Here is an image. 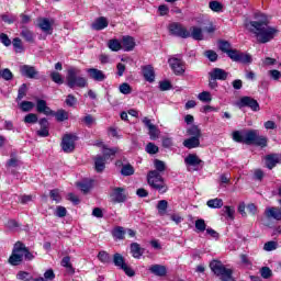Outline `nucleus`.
Here are the masks:
<instances>
[{
    "label": "nucleus",
    "instance_id": "obj_1",
    "mask_svg": "<svg viewBox=\"0 0 281 281\" xmlns=\"http://www.w3.org/2000/svg\"><path fill=\"white\" fill-rule=\"evenodd\" d=\"M247 27L261 44L271 43L280 34L278 27L269 25V16L265 13H257L255 20L250 21Z\"/></svg>",
    "mask_w": 281,
    "mask_h": 281
},
{
    "label": "nucleus",
    "instance_id": "obj_2",
    "mask_svg": "<svg viewBox=\"0 0 281 281\" xmlns=\"http://www.w3.org/2000/svg\"><path fill=\"white\" fill-rule=\"evenodd\" d=\"M233 139L240 144L260 146L261 148H266L268 139L266 136H260L257 130H248V131H235L233 133Z\"/></svg>",
    "mask_w": 281,
    "mask_h": 281
},
{
    "label": "nucleus",
    "instance_id": "obj_3",
    "mask_svg": "<svg viewBox=\"0 0 281 281\" xmlns=\"http://www.w3.org/2000/svg\"><path fill=\"white\" fill-rule=\"evenodd\" d=\"M66 82L70 89H76V87L85 89L87 87V78L82 77V71L77 67H70L67 70Z\"/></svg>",
    "mask_w": 281,
    "mask_h": 281
},
{
    "label": "nucleus",
    "instance_id": "obj_4",
    "mask_svg": "<svg viewBox=\"0 0 281 281\" xmlns=\"http://www.w3.org/2000/svg\"><path fill=\"white\" fill-rule=\"evenodd\" d=\"M147 183L150 186V188L157 190V192L160 194H166V192H168V184H166L164 177H161V173H159L157 170L148 172Z\"/></svg>",
    "mask_w": 281,
    "mask_h": 281
},
{
    "label": "nucleus",
    "instance_id": "obj_5",
    "mask_svg": "<svg viewBox=\"0 0 281 281\" xmlns=\"http://www.w3.org/2000/svg\"><path fill=\"white\" fill-rule=\"evenodd\" d=\"M24 256H25V245H23L21 241L15 243L12 255L9 258L10 265H13V267L21 265V262H23Z\"/></svg>",
    "mask_w": 281,
    "mask_h": 281
},
{
    "label": "nucleus",
    "instance_id": "obj_6",
    "mask_svg": "<svg viewBox=\"0 0 281 281\" xmlns=\"http://www.w3.org/2000/svg\"><path fill=\"white\" fill-rule=\"evenodd\" d=\"M184 164L189 172L201 170V168H203V160H201L196 154H189L184 158Z\"/></svg>",
    "mask_w": 281,
    "mask_h": 281
},
{
    "label": "nucleus",
    "instance_id": "obj_7",
    "mask_svg": "<svg viewBox=\"0 0 281 281\" xmlns=\"http://www.w3.org/2000/svg\"><path fill=\"white\" fill-rule=\"evenodd\" d=\"M169 32L172 36L180 38H190V31L181 23L173 22L169 25Z\"/></svg>",
    "mask_w": 281,
    "mask_h": 281
},
{
    "label": "nucleus",
    "instance_id": "obj_8",
    "mask_svg": "<svg viewBox=\"0 0 281 281\" xmlns=\"http://www.w3.org/2000/svg\"><path fill=\"white\" fill-rule=\"evenodd\" d=\"M168 63L176 76H183L186 74V63L180 58L171 57Z\"/></svg>",
    "mask_w": 281,
    "mask_h": 281
},
{
    "label": "nucleus",
    "instance_id": "obj_9",
    "mask_svg": "<svg viewBox=\"0 0 281 281\" xmlns=\"http://www.w3.org/2000/svg\"><path fill=\"white\" fill-rule=\"evenodd\" d=\"M231 60L234 63H241L243 65L251 64V55L247 53H243L240 50L235 49V52L229 54Z\"/></svg>",
    "mask_w": 281,
    "mask_h": 281
},
{
    "label": "nucleus",
    "instance_id": "obj_10",
    "mask_svg": "<svg viewBox=\"0 0 281 281\" xmlns=\"http://www.w3.org/2000/svg\"><path fill=\"white\" fill-rule=\"evenodd\" d=\"M113 262L115 267H120V269H123L124 273H126V276H128L130 278H133V276H135V271L132 270V268L128 267L126 262H124V257H122V255L115 254L113 257Z\"/></svg>",
    "mask_w": 281,
    "mask_h": 281
},
{
    "label": "nucleus",
    "instance_id": "obj_11",
    "mask_svg": "<svg viewBox=\"0 0 281 281\" xmlns=\"http://www.w3.org/2000/svg\"><path fill=\"white\" fill-rule=\"evenodd\" d=\"M76 135L66 134L61 142V148L64 153H74L76 148Z\"/></svg>",
    "mask_w": 281,
    "mask_h": 281
},
{
    "label": "nucleus",
    "instance_id": "obj_12",
    "mask_svg": "<svg viewBox=\"0 0 281 281\" xmlns=\"http://www.w3.org/2000/svg\"><path fill=\"white\" fill-rule=\"evenodd\" d=\"M37 26L42 32L45 34H52L54 32V20L53 19H47V18H38L37 19Z\"/></svg>",
    "mask_w": 281,
    "mask_h": 281
},
{
    "label": "nucleus",
    "instance_id": "obj_13",
    "mask_svg": "<svg viewBox=\"0 0 281 281\" xmlns=\"http://www.w3.org/2000/svg\"><path fill=\"white\" fill-rule=\"evenodd\" d=\"M112 201H114V203H124V201H126V189L125 188H120L116 187L114 189H112Z\"/></svg>",
    "mask_w": 281,
    "mask_h": 281
},
{
    "label": "nucleus",
    "instance_id": "obj_14",
    "mask_svg": "<svg viewBox=\"0 0 281 281\" xmlns=\"http://www.w3.org/2000/svg\"><path fill=\"white\" fill-rule=\"evenodd\" d=\"M86 71L89 78H91L95 82H104V80H106V75H104V71L98 68H89Z\"/></svg>",
    "mask_w": 281,
    "mask_h": 281
},
{
    "label": "nucleus",
    "instance_id": "obj_15",
    "mask_svg": "<svg viewBox=\"0 0 281 281\" xmlns=\"http://www.w3.org/2000/svg\"><path fill=\"white\" fill-rule=\"evenodd\" d=\"M239 104L240 106H248L251 111H260V104L251 97H243Z\"/></svg>",
    "mask_w": 281,
    "mask_h": 281
},
{
    "label": "nucleus",
    "instance_id": "obj_16",
    "mask_svg": "<svg viewBox=\"0 0 281 281\" xmlns=\"http://www.w3.org/2000/svg\"><path fill=\"white\" fill-rule=\"evenodd\" d=\"M211 80H227V76L229 74L221 68H214L212 71L209 72Z\"/></svg>",
    "mask_w": 281,
    "mask_h": 281
},
{
    "label": "nucleus",
    "instance_id": "obj_17",
    "mask_svg": "<svg viewBox=\"0 0 281 281\" xmlns=\"http://www.w3.org/2000/svg\"><path fill=\"white\" fill-rule=\"evenodd\" d=\"M135 38L132 36H123L121 46L124 52H133L135 49Z\"/></svg>",
    "mask_w": 281,
    "mask_h": 281
},
{
    "label": "nucleus",
    "instance_id": "obj_18",
    "mask_svg": "<svg viewBox=\"0 0 281 281\" xmlns=\"http://www.w3.org/2000/svg\"><path fill=\"white\" fill-rule=\"evenodd\" d=\"M281 162V154H271L266 156V166L269 168V170H272V168H276L277 164Z\"/></svg>",
    "mask_w": 281,
    "mask_h": 281
},
{
    "label": "nucleus",
    "instance_id": "obj_19",
    "mask_svg": "<svg viewBox=\"0 0 281 281\" xmlns=\"http://www.w3.org/2000/svg\"><path fill=\"white\" fill-rule=\"evenodd\" d=\"M265 214L267 218H274V221H281V207H268L266 209Z\"/></svg>",
    "mask_w": 281,
    "mask_h": 281
},
{
    "label": "nucleus",
    "instance_id": "obj_20",
    "mask_svg": "<svg viewBox=\"0 0 281 281\" xmlns=\"http://www.w3.org/2000/svg\"><path fill=\"white\" fill-rule=\"evenodd\" d=\"M41 130L37 131L38 137H49V122L47 119L40 120Z\"/></svg>",
    "mask_w": 281,
    "mask_h": 281
},
{
    "label": "nucleus",
    "instance_id": "obj_21",
    "mask_svg": "<svg viewBox=\"0 0 281 281\" xmlns=\"http://www.w3.org/2000/svg\"><path fill=\"white\" fill-rule=\"evenodd\" d=\"M201 146V138L192 136L183 140V147L192 150V148H199Z\"/></svg>",
    "mask_w": 281,
    "mask_h": 281
},
{
    "label": "nucleus",
    "instance_id": "obj_22",
    "mask_svg": "<svg viewBox=\"0 0 281 281\" xmlns=\"http://www.w3.org/2000/svg\"><path fill=\"white\" fill-rule=\"evenodd\" d=\"M150 273H154V276H158V278H164L168 273V270L166 266L161 265H153L149 267Z\"/></svg>",
    "mask_w": 281,
    "mask_h": 281
},
{
    "label": "nucleus",
    "instance_id": "obj_23",
    "mask_svg": "<svg viewBox=\"0 0 281 281\" xmlns=\"http://www.w3.org/2000/svg\"><path fill=\"white\" fill-rule=\"evenodd\" d=\"M37 112L44 113V115H54V111L47 106V102L45 100H37Z\"/></svg>",
    "mask_w": 281,
    "mask_h": 281
},
{
    "label": "nucleus",
    "instance_id": "obj_24",
    "mask_svg": "<svg viewBox=\"0 0 281 281\" xmlns=\"http://www.w3.org/2000/svg\"><path fill=\"white\" fill-rule=\"evenodd\" d=\"M190 37L193 41H203V30L199 26H191L190 30Z\"/></svg>",
    "mask_w": 281,
    "mask_h": 281
},
{
    "label": "nucleus",
    "instance_id": "obj_25",
    "mask_svg": "<svg viewBox=\"0 0 281 281\" xmlns=\"http://www.w3.org/2000/svg\"><path fill=\"white\" fill-rule=\"evenodd\" d=\"M20 71L22 76H25L26 78H35L36 74H38L34 67L27 65L22 66Z\"/></svg>",
    "mask_w": 281,
    "mask_h": 281
},
{
    "label": "nucleus",
    "instance_id": "obj_26",
    "mask_svg": "<svg viewBox=\"0 0 281 281\" xmlns=\"http://www.w3.org/2000/svg\"><path fill=\"white\" fill-rule=\"evenodd\" d=\"M105 27H109V21L106 18L101 16L92 23V30L100 31L104 30Z\"/></svg>",
    "mask_w": 281,
    "mask_h": 281
},
{
    "label": "nucleus",
    "instance_id": "obj_27",
    "mask_svg": "<svg viewBox=\"0 0 281 281\" xmlns=\"http://www.w3.org/2000/svg\"><path fill=\"white\" fill-rule=\"evenodd\" d=\"M143 75L145 80H147V82L155 81V69H153V66H145L143 68Z\"/></svg>",
    "mask_w": 281,
    "mask_h": 281
},
{
    "label": "nucleus",
    "instance_id": "obj_28",
    "mask_svg": "<svg viewBox=\"0 0 281 281\" xmlns=\"http://www.w3.org/2000/svg\"><path fill=\"white\" fill-rule=\"evenodd\" d=\"M56 279V273L53 269H48L44 272V277L35 278L33 281H54Z\"/></svg>",
    "mask_w": 281,
    "mask_h": 281
},
{
    "label": "nucleus",
    "instance_id": "obj_29",
    "mask_svg": "<svg viewBox=\"0 0 281 281\" xmlns=\"http://www.w3.org/2000/svg\"><path fill=\"white\" fill-rule=\"evenodd\" d=\"M131 254L133 258H142L144 256V250H142V247L137 243H133L131 245Z\"/></svg>",
    "mask_w": 281,
    "mask_h": 281
},
{
    "label": "nucleus",
    "instance_id": "obj_30",
    "mask_svg": "<svg viewBox=\"0 0 281 281\" xmlns=\"http://www.w3.org/2000/svg\"><path fill=\"white\" fill-rule=\"evenodd\" d=\"M206 205L213 210H221V207H223V199H211L206 202Z\"/></svg>",
    "mask_w": 281,
    "mask_h": 281
},
{
    "label": "nucleus",
    "instance_id": "obj_31",
    "mask_svg": "<svg viewBox=\"0 0 281 281\" xmlns=\"http://www.w3.org/2000/svg\"><path fill=\"white\" fill-rule=\"evenodd\" d=\"M104 159L102 156H97L94 158V168L97 170V172H102L104 170V168H106Z\"/></svg>",
    "mask_w": 281,
    "mask_h": 281
},
{
    "label": "nucleus",
    "instance_id": "obj_32",
    "mask_svg": "<svg viewBox=\"0 0 281 281\" xmlns=\"http://www.w3.org/2000/svg\"><path fill=\"white\" fill-rule=\"evenodd\" d=\"M57 120V122H65V120H69V112L65 110H58L56 113L53 112V114Z\"/></svg>",
    "mask_w": 281,
    "mask_h": 281
},
{
    "label": "nucleus",
    "instance_id": "obj_33",
    "mask_svg": "<svg viewBox=\"0 0 281 281\" xmlns=\"http://www.w3.org/2000/svg\"><path fill=\"white\" fill-rule=\"evenodd\" d=\"M108 47L111 52H120V49H122V42H120V40H110Z\"/></svg>",
    "mask_w": 281,
    "mask_h": 281
},
{
    "label": "nucleus",
    "instance_id": "obj_34",
    "mask_svg": "<svg viewBox=\"0 0 281 281\" xmlns=\"http://www.w3.org/2000/svg\"><path fill=\"white\" fill-rule=\"evenodd\" d=\"M220 49L221 52H224V54H227L228 58H229V54L236 50V49H232V44L225 41L220 42Z\"/></svg>",
    "mask_w": 281,
    "mask_h": 281
},
{
    "label": "nucleus",
    "instance_id": "obj_35",
    "mask_svg": "<svg viewBox=\"0 0 281 281\" xmlns=\"http://www.w3.org/2000/svg\"><path fill=\"white\" fill-rule=\"evenodd\" d=\"M187 135H190L191 137L201 138V128H199V125H191L187 130Z\"/></svg>",
    "mask_w": 281,
    "mask_h": 281
},
{
    "label": "nucleus",
    "instance_id": "obj_36",
    "mask_svg": "<svg viewBox=\"0 0 281 281\" xmlns=\"http://www.w3.org/2000/svg\"><path fill=\"white\" fill-rule=\"evenodd\" d=\"M21 36L27 43H34V33L32 31H30L29 29H23L21 32Z\"/></svg>",
    "mask_w": 281,
    "mask_h": 281
},
{
    "label": "nucleus",
    "instance_id": "obj_37",
    "mask_svg": "<svg viewBox=\"0 0 281 281\" xmlns=\"http://www.w3.org/2000/svg\"><path fill=\"white\" fill-rule=\"evenodd\" d=\"M114 238H117L119 240H124V235L126 232H124V227L117 226L112 232Z\"/></svg>",
    "mask_w": 281,
    "mask_h": 281
},
{
    "label": "nucleus",
    "instance_id": "obj_38",
    "mask_svg": "<svg viewBox=\"0 0 281 281\" xmlns=\"http://www.w3.org/2000/svg\"><path fill=\"white\" fill-rule=\"evenodd\" d=\"M121 175H123V177H131L135 175V169L131 165H124L121 169Z\"/></svg>",
    "mask_w": 281,
    "mask_h": 281
},
{
    "label": "nucleus",
    "instance_id": "obj_39",
    "mask_svg": "<svg viewBox=\"0 0 281 281\" xmlns=\"http://www.w3.org/2000/svg\"><path fill=\"white\" fill-rule=\"evenodd\" d=\"M157 210L158 214H160V216H164V214H166V210H168V201L160 200L157 204Z\"/></svg>",
    "mask_w": 281,
    "mask_h": 281
},
{
    "label": "nucleus",
    "instance_id": "obj_40",
    "mask_svg": "<svg viewBox=\"0 0 281 281\" xmlns=\"http://www.w3.org/2000/svg\"><path fill=\"white\" fill-rule=\"evenodd\" d=\"M16 279L18 280H22V281H34L36 279L32 278V274L30 272H25V271H19L16 274Z\"/></svg>",
    "mask_w": 281,
    "mask_h": 281
},
{
    "label": "nucleus",
    "instance_id": "obj_41",
    "mask_svg": "<svg viewBox=\"0 0 281 281\" xmlns=\"http://www.w3.org/2000/svg\"><path fill=\"white\" fill-rule=\"evenodd\" d=\"M20 109L24 112L27 113L30 111H32V109H34V103H32V101H22L20 103Z\"/></svg>",
    "mask_w": 281,
    "mask_h": 281
},
{
    "label": "nucleus",
    "instance_id": "obj_42",
    "mask_svg": "<svg viewBox=\"0 0 281 281\" xmlns=\"http://www.w3.org/2000/svg\"><path fill=\"white\" fill-rule=\"evenodd\" d=\"M12 45L18 54H21V52H23V42L21 41V38H13Z\"/></svg>",
    "mask_w": 281,
    "mask_h": 281
},
{
    "label": "nucleus",
    "instance_id": "obj_43",
    "mask_svg": "<svg viewBox=\"0 0 281 281\" xmlns=\"http://www.w3.org/2000/svg\"><path fill=\"white\" fill-rule=\"evenodd\" d=\"M50 78L53 82H56V85H63V82H65V80L63 79V75H60V72L57 71L50 72Z\"/></svg>",
    "mask_w": 281,
    "mask_h": 281
},
{
    "label": "nucleus",
    "instance_id": "obj_44",
    "mask_svg": "<svg viewBox=\"0 0 281 281\" xmlns=\"http://www.w3.org/2000/svg\"><path fill=\"white\" fill-rule=\"evenodd\" d=\"M25 95H27V85L23 83L19 88L16 101L23 100Z\"/></svg>",
    "mask_w": 281,
    "mask_h": 281
},
{
    "label": "nucleus",
    "instance_id": "obj_45",
    "mask_svg": "<svg viewBox=\"0 0 281 281\" xmlns=\"http://www.w3.org/2000/svg\"><path fill=\"white\" fill-rule=\"evenodd\" d=\"M198 100H200V102H212V93L203 91L198 95Z\"/></svg>",
    "mask_w": 281,
    "mask_h": 281
},
{
    "label": "nucleus",
    "instance_id": "obj_46",
    "mask_svg": "<svg viewBox=\"0 0 281 281\" xmlns=\"http://www.w3.org/2000/svg\"><path fill=\"white\" fill-rule=\"evenodd\" d=\"M149 137L150 139L155 140V139H159V135H160V131L159 128H157V125H154V127H150L149 130Z\"/></svg>",
    "mask_w": 281,
    "mask_h": 281
},
{
    "label": "nucleus",
    "instance_id": "obj_47",
    "mask_svg": "<svg viewBox=\"0 0 281 281\" xmlns=\"http://www.w3.org/2000/svg\"><path fill=\"white\" fill-rule=\"evenodd\" d=\"M223 212L226 214V216H228V218H231V221H234V214H236V209H234V206L226 205L223 207Z\"/></svg>",
    "mask_w": 281,
    "mask_h": 281
},
{
    "label": "nucleus",
    "instance_id": "obj_48",
    "mask_svg": "<svg viewBox=\"0 0 281 281\" xmlns=\"http://www.w3.org/2000/svg\"><path fill=\"white\" fill-rule=\"evenodd\" d=\"M50 199L56 203H60V201H63V195H60V191L58 189H54L50 191Z\"/></svg>",
    "mask_w": 281,
    "mask_h": 281
},
{
    "label": "nucleus",
    "instance_id": "obj_49",
    "mask_svg": "<svg viewBox=\"0 0 281 281\" xmlns=\"http://www.w3.org/2000/svg\"><path fill=\"white\" fill-rule=\"evenodd\" d=\"M260 276L261 278H263L265 280H269V278H271V276H273V272L271 271V268L269 267H262L260 269Z\"/></svg>",
    "mask_w": 281,
    "mask_h": 281
},
{
    "label": "nucleus",
    "instance_id": "obj_50",
    "mask_svg": "<svg viewBox=\"0 0 281 281\" xmlns=\"http://www.w3.org/2000/svg\"><path fill=\"white\" fill-rule=\"evenodd\" d=\"M36 122H38V115L34 113H30L24 117L25 124H36Z\"/></svg>",
    "mask_w": 281,
    "mask_h": 281
},
{
    "label": "nucleus",
    "instance_id": "obj_51",
    "mask_svg": "<svg viewBox=\"0 0 281 281\" xmlns=\"http://www.w3.org/2000/svg\"><path fill=\"white\" fill-rule=\"evenodd\" d=\"M65 103L67 104V106L74 108L78 104V99L74 97V94H68L66 97Z\"/></svg>",
    "mask_w": 281,
    "mask_h": 281
},
{
    "label": "nucleus",
    "instance_id": "obj_52",
    "mask_svg": "<svg viewBox=\"0 0 281 281\" xmlns=\"http://www.w3.org/2000/svg\"><path fill=\"white\" fill-rule=\"evenodd\" d=\"M146 153H148V155H157V153H159V147L155 145V143H149L146 146Z\"/></svg>",
    "mask_w": 281,
    "mask_h": 281
},
{
    "label": "nucleus",
    "instance_id": "obj_53",
    "mask_svg": "<svg viewBox=\"0 0 281 281\" xmlns=\"http://www.w3.org/2000/svg\"><path fill=\"white\" fill-rule=\"evenodd\" d=\"M98 259L100 260V262H103V263L111 262V256L109 255V252L104 250L99 252Z\"/></svg>",
    "mask_w": 281,
    "mask_h": 281
},
{
    "label": "nucleus",
    "instance_id": "obj_54",
    "mask_svg": "<svg viewBox=\"0 0 281 281\" xmlns=\"http://www.w3.org/2000/svg\"><path fill=\"white\" fill-rule=\"evenodd\" d=\"M119 89H120L121 93H123V95H128L130 93L133 92V88H131V85H128L126 82L122 83Z\"/></svg>",
    "mask_w": 281,
    "mask_h": 281
},
{
    "label": "nucleus",
    "instance_id": "obj_55",
    "mask_svg": "<svg viewBox=\"0 0 281 281\" xmlns=\"http://www.w3.org/2000/svg\"><path fill=\"white\" fill-rule=\"evenodd\" d=\"M103 156H104V159H109V157H113V155H115V153H117V149L115 148H108L106 146H103Z\"/></svg>",
    "mask_w": 281,
    "mask_h": 281
},
{
    "label": "nucleus",
    "instance_id": "obj_56",
    "mask_svg": "<svg viewBox=\"0 0 281 281\" xmlns=\"http://www.w3.org/2000/svg\"><path fill=\"white\" fill-rule=\"evenodd\" d=\"M265 251H276L278 249V243L277 241H267L263 245Z\"/></svg>",
    "mask_w": 281,
    "mask_h": 281
},
{
    "label": "nucleus",
    "instance_id": "obj_57",
    "mask_svg": "<svg viewBox=\"0 0 281 281\" xmlns=\"http://www.w3.org/2000/svg\"><path fill=\"white\" fill-rule=\"evenodd\" d=\"M55 216H58V218H65V216H67V209L65 206H57L55 210Z\"/></svg>",
    "mask_w": 281,
    "mask_h": 281
},
{
    "label": "nucleus",
    "instance_id": "obj_58",
    "mask_svg": "<svg viewBox=\"0 0 281 281\" xmlns=\"http://www.w3.org/2000/svg\"><path fill=\"white\" fill-rule=\"evenodd\" d=\"M207 225L205 224V220H198L195 221V228L199 231V232H205Z\"/></svg>",
    "mask_w": 281,
    "mask_h": 281
},
{
    "label": "nucleus",
    "instance_id": "obj_59",
    "mask_svg": "<svg viewBox=\"0 0 281 281\" xmlns=\"http://www.w3.org/2000/svg\"><path fill=\"white\" fill-rule=\"evenodd\" d=\"M1 19L4 23H8L9 25H12V23H14V21H16V16L10 15V14H2Z\"/></svg>",
    "mask_w": 281,
    "mask_h": 281
},
{
    "label": "nucleus",
    "instance_id": "obj_60",
    "mask_svg": "<svg viewBox=\"0 0 281 281\" xmlns=\"http://www.w3.org/2000/svg\"><path fill=\"white\" fill-rule=\"evenodd\" d=\"M61 267L74 271V268L71 267V258H69V256H66L61 259Z\"/></svg>",
    "mask_w": 281,
    "mask_h": 281
},
{
    "label": "nucleus",
    "instance_id": "obj_61",
    "mask_svg": "<svg viewBox=\"0 0 281 281\" xmlns=\"http://www.w3.org/2000/svg\"><path fill=\"white\" fill-rule=\"evenodd\" d=\"M209 5L213 12H221L223 10V4H221L218 1H212Z\"/></svg>",
    "mask_w": 281,
    "mask_h": 281
},
{
    "label": "nucleus",
    "instance_id": "obj_62",
    "mask_svg": "<svg viewBox=\"0 0 281 281\" xmlns=\"http://www.w3.org/2000/svg\"><path fill=\"white\" fill-rule=\"evenodd\" d=\"M0 41L4 44L5 47H10L12 45V41L10 37H8V34L1 33L0 34Z\"/></svg>",
    "mask_w": 281,
    "mask_h": 281
},
{
    "label": "nucleus",
    "instance_id": "obj_63",
    "mask_svg": "<svg viewBox=\"0 0 281 281\" xmlns=\"http://www.w3.org/2000/svg\"><path fill=\"white\" fill-rule=\"evenodd\" d=\"M81 192H85V194H87V192H89V190H91V182H80L78 183Z\"/></svg>",
    "mask_w": 281,
    "mask_h": 281
},
{
    "label": "nucleus",
    "instance_id": "obj_64",
    "mask_svg": "<svg viewBox=\"0 0 281 281\" xmlns=\"http://www.w3.org/2000/svg\"><path fill=\"white\" fill-rule=\"evenodd\" d=\"M83 122L86 126H93V124H95V119L92 115L88 114L83 117Z\"/></svg>",
    "mask_w": 281,
    "mask_h": 281
}]
</instances>
